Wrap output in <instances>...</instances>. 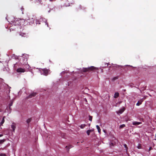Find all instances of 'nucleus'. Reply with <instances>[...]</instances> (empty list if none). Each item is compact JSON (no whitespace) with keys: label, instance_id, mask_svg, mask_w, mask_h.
Returning a JSON list of instances; mask_svg holds the SVG:
<instances>
[{"label":"nucleus","instance_id":"nucleus-33","mask_svg":"<svg viewBox=\"0 0 156 156\" xmlns=\"http://www.w3.org/2000/svg\"><path fill=\"white\" fill-rule=\"evenodd\" d=\"M138 149H140V146H139V147H138Z\"/></svg>","mask_w":156,"mask_h":156},{"label":"nucleus","instance_id":"nucleus-21","mask_svg":"<svg viewBox=\"0 0 156 156\" xmlns=\"http://www.w3.org/2000/svg\"><path fill=\"white\" fill-rule=\"evenodd\" d=\"M92 119V117L91 116H89V120L91 121Z\"/></svg>","mask_w":156,"mask_h":156},{"label":"nucleus","instance_id":"nucleus-5","mask_svg":"<svg viewBox=\"0 0 156 156\" xmlns=\"http://www.w3.org/2000/svg\"><path fill=\"white\" fill-rule=\"evenodd\" d=\"M125 110V108L123 107L119 109V111H117V114H121Z\"/></svg>","mask_w":156,"mask_h":156},{"label":"nucleus","instance_id":"nucleus-26","mask_svg":"<svg viewBox=\"0 0 156 156\" xmlns=\"http://www.w3.org/2000/svg\"><path fill=\"white\" fill-rule=\"evenodd\" d=\"M29 66L28 65H26V67L27 68H29Z\"/></svg>","mask_w":156,"mask_h":156},{"label":"nucleus","instance_id":"nucleus-2","mask_svg":"<svg viewBox=\"0 0 156 156\" xmlns=\"http://www.w3.org/2000/svg\"><path fill=\"white\" fill-rule=\"evenodd\" d=\"M40 71L41 74H43L44 75H46L48 73V71L46 69H40Z\"/></svg>","mask_w":156,"mask_h":156},{"label":"nucleus","instance_id":"nucleus-13","mask_svg":"<svg viewBox=\"0 0 156 156\" xmlns=\"http://www.w3.org/2000/svg\"><path fill=\"white\" fill-rule=\"evenodd\" d=\"M119 96V94L118 92H116L115 93L114 95V97L115 98H117Z\"/></svg>","mask_w":156,"mask_h":156},{"label":"nucleus","instance_id":"nucleus-20","mask_svg":"<svg viewBox=\"0 0 156 156\" xmlns=\"http://www.w3.org/2000/svg\"><path fill=\"white\" fill-rule=\"evenodd\" d=\"M31 121V119H29L27 120V123H29Z\"/></svg>","mask_w":156,"mask_h":156},{"label":"nucleus","instance_id":"nucleus-3","mask_svg":"<svg viewBox=\"0 0 156 156\" xmlns=\"http://www.w3.org/2000/svg\"><path fill=\"white\" fill-rule=\"evenodd\" d=\"M16 71L18 73H23L25 72V70L24 69L19 68L16 69Z\"/></svg>","mask_w":156,"mask_h":156},{"label":"nucleus","instance_id":"nucleus-31","mask_svg":"<svg viewBox=\"0 0 156 156\" xmlns=\"http://www.w3.org/2000/svg\"><path fill=\"white\" fill-rule=\"evenodd\" d=\"M3 136L2 134H0V137L2 136Z\"/></svg>","mask_w":156,"mask_h":156},{"label":"nucleus","instance_id":"nucleus-37","mask_svg":"<svg viewBox=\"0 0 156 156\" xmlns=\"http://www.w3.org/2000/svg\"><path fill=\"white\" fill-rule=\"evenodd\" d=\"M154 140H156V139H154Z\"/></svg>","mask_w":156,"mask_h":156},{"label":"nucleus","instance_id":"nucleus-14","mask_svg":"<svg viewBox=\"0 0 156 156\" xmlns=\"http://www.w3.org/2000/svg\"><path fill=\"white\" fill-rule=\"evenodd\" d=\"M96 128L98 130V133H100L101 132V129L99 127V126L98 125L96 126Z\"/></svg>","mask_w":156,"mask_h":156},{"label":"nucleus","instance_id":"nucleus-8","mask_svg":"<svg viewBox=\"0 0 156 156\" xmlns=\"http://www.w3.org/2000/svg\"><path fill=\"white\" fill-rule=\"evenodd\" d=\"M98 68H97L94 66H91L90 67H88V71L90 70H92L93 69H98Z\"/></svg>","mask_w":156,"mask_h":156},{"label":"nucleus","instance_id":"nucleus-35","mask_svg":"<svg viewBox=\"0 0 156 156\" xmlns=\"http://www.w3.org/2000/svg\"><path fill=\"white\" fill-rule=\"evenodd\" d=\"M90 124H88V126H90Z\"/></svg>","mask_w":156,"mask_h":156},{"label":"nucleus","instance_id":"nucleus-25","mask_svg":"<svg viewBox=\"0 0 156 156\" xmlns=\"http://www.w3.org/2000/svg\"><path fill=\"white\" fill-rule=\"evenodd\" d=\"M85 101L86 103L87 102V99L86 98H84V101Z\"/></svg>","mask_w":156,"mask_h":156},{"label":"nucleus","instance_id":"nucleus-7","mask_svg":"<svg viewBox=\"0 0 156 156\" xmlns=\"http://www.w3.org/2000/svg\"><path fill=\"white\" fill-rule=\"evenodd\" d=\"M144 99H145V98H144L140 100L139 101H138L137 103L136 104V105L137 106H139L141 104L144 100Z\"/></svg>","mask_w":156,"mask_h":156},{"label":"nucleus","instance_id":"nucleus-24","mask_svg":"<svg viewBox=\"0 0 156 156\" xmlns=\"http://www.w3.org/2000/svg\"><path fill=\"white\" fill-rule=\"evenodd\" d=\"M23 35H22V34H20V35H22V36H25L24 35H26V34L25 33H22Z\"/></svg>","mask_w":156,"mask_h":156},{"label":"nucleus","instance_id":"nucleus-11","mask_svg":"<svg viewBox=\"0 0 156 156\" xmlns=\"http://www.w3.org/2000/svg\"><path fill=\"white\" fill-rule=\"evenodd\" d=\"M83 90H82V92L84 94H87L88 92L87 89V88L83 89Z\"/></svg>","mask_w":156,"mask_h":156},{"label":"nucleus","instance_id":"nucleus-17","mask_svg":"<svg viewBox=\"0 0 156 156\" xmlns=\"http://www.w3.org/2000/svg\"><path fill=\"white\" fill-rule=\"evenodd\" d=\"M86 126V125L85 124H82L80 126V127L81 129H83Z\"/></svg>","mask_w":156,"mask_h":156},{"label":"nucleus","instance_id":"nucleus-18","mask_svg":"<svg viewBox=\"0 0 156 156\" xmlns=\"http://www.w3.org/2000/svg\"><path fill=\"white\" fill-rule=\"evenodd\" d=\"M87 69L86 68H83V69L81 70V71H83V72H87Z\"/></svg>","mask_w":156,"mask_h":156},{"label":"nucleus","instance_id":"nucleus-28","mask_svg":"<svg viewBox=\"0 0 156 156\" xmlns=\"http://www.w3.org/2000/svg\"><path fill=\"white\" fill-rule=\"evenodd\" d=\"M46 1H54L55 0H46Z\"/></svg>","mask_w":156,"mask_h":156},{"label":"nucleus","instance_id":"nucleus-1","mask_svg":"<svg viewBox=\"0 0 156 156\" xmlns=\"http://www.w3.org/2000/svg\"><path fill=\"white\" fill-rule=\"evenodd\" d=\"M35 19V17L33 16H27L25 17L24 21H26L30 24L31 23H33L34 22Z\"/></svg>","mask_w":156,"mask_h":156},{"label":"nucleus","instance_id":"nucleus-12","mask_svg":"<svg viewBox=\"0 0 156 156\" xmlns=\"http://www.w3.org/2000/svg\"><path fill=\"white\" fill-rule=\"evenodd\" d=\"M73 146L72 145H69L68 146H66V148L67 150H69V149L72 148Z\"/></svg>","mask_w":156,"mask_h":156},{"label":"nucleus","instance_id":"nucleus-10","mask_svg":"<svg viewBox=\"0 0 156 156\" xmlns=\"http://www.w3.org/2000/svg\"><path fill=\"white\" fill-rule=\"evenodd\" d=\"M20 59L21 60V61H21V60H23L24 63H27V58L23 59V57L21 56V57H20Z\"/></svg>","mask_w":156,"mask_h":156},{"label":"nucleus","instance_id":"nucleus-23","mask_svg":"<svg viewBox=\"0 0 156 156\" xmlns=\"http://www.w3.org/2000/svg\"><path fill=\"white\" fill-rule=\"evenodd\" d=\"M44 21H45V23L47 25V26L48 27V24L47 23V21L45 19H44Z\"/></svg>","mask_w":156,"mask_h":156},{"label":"nucleus","instance_id":"nucleus-22","mask_svg":"<svg viewBox=\"0 0 156 156\" xmlns=\"http://www.w3.org/2000/svg\"><path fill=\"white\" fill-rule=\"evenodd\" d=\"M0 156H6L5 154H0Z\"/></svg>","mask_w":156,"mask_h":156},{"label":"nucleus","instance_id":"nucleus-15","mask_svg":"<svg viewBox=\"0 0 156 156\" xmlns=\"http://www.w3.org/2000/svg\"><path fill=\"white\" fill-rule=\"evenodd\" d=\"M5 117H3L2 119V121L0 123L1 125H2L3 124L4 122H5V120H4Z\"/></svg>","mask_w":156,"mask_h":156},{"label":"nucleus","instance_id":"nucleus-19","mask_svg":"<svg viewBox=\"0 0 156 156\" xmlns=\"http://www.w3.org/2000/svg\"><path fill=\"white\" fill-rule=\"evenodd\" d=\"M125 125L124 124H123L122 125H121L120 126L119 128H120L122 129V128H123L125 127Z\"/></svg>","mask_w":156,"mask_h":156},{"label":"nucleus","instance_id":"nucleus-32","mask_svg":"<svg viewBox=\"0 0 156 156\" xmlns=\"http://www.w3.org/2000/svg\"><path fill=\"white\" fill-rule=\"evenodd\" d=\"M91 131V130H88V134L89 133L90 131Z\"/></svg>","mask_w":156,"mask_h":156},{"label":"nucleus","instance_id":"nucleus-6","mask_svg":"<svg viewBox=\"0 0 156 156\" xmlns=\"http://www.w3.org/2000/svg\"><path fill=\"white\" fill-rule=\"evenodd\" d=\"M142 124L141 122H138L136 121H133L132 122V124L133 125L137 126Z\"/></svg>","mask_w":156,"mask_h":156},{"label":"nucleus","instance_id":"nucleus-34","mask_svg":"<svg viewBox=\"0 0 156 156\" xmlns=\"http://www.w3.org/2000/svg\"><path fill=\"white\" fill-rule=\"evenodd\" d=\"M86 133H87L88 134V130H87V131H86Z\"/></svg>","mask_w":156,"mask_h":156},{"label":"nucleus","instance_id":"nucleus-36","mask_svg":"<svg viewBox=\"0 0 156 156\" xmlns=\"http://www.w3.org/2000/svg\"><path fill=\"white\" fill-rule=\"evenodd\" d=\"M11 105H12V104H10V106H11Z\"/></svg>","mask_w":156,"mask_h":156},{"label":"nucleus","instance_id":"nucleus-27","mask_svg":"<svg viewBox=\"0 0 156 156\" xmlns=\"http://www.w3.org/2000/svg\"><path fill=\"white\" fill-rule=\"evenodd\" d=\"M124 146L126 148L127 147V145L126 144H124Z\"/></svg>","mask_w":156,"mask_h":156},{"label":"nucleus","instance_id":"nucleus-29","mask_svg":"<svg viewBox=\"0 0 156 156\" xmlns=\"http://www.w3.org/2000/svg\"><path fill=\"white\" fill-rule=\"evenodd\" d=\"M105 64H106L107 65V66H108V65L109 63H105Z\"/></svg>","mask_w":156,"mask_h":156},{"label":"nucleus","instance_id":"nucleus-30","mask_svg":"<svg viewBox=\"0 0 156 156\" xmlns=\"http://www.w3.org/2000/svg\"><path fill=\"white\" fill-rule=\"evenodd\" d=\"M38 2H39L41 3V0H38Z\"/></svg>","mask_w":156,"mask_h":156},{"label":"nucleus","instance_id":"nucleus-4","mask_svg":"<svg viewBox=\"0 0 156 156\" xmlns=\"http://www.w3.org/2000/svg\"><path fill=\"white\" fill-rule=\"evenodd\" d=\"M11 127L13 131L14 132L16 128V124L14 123H12L11 125Z\"/></svg>","mask_w":156,"mask_h":156},{"label":"nucleus","instance_id":"nucleus-9","mask_svg":"<svg viewBox=\"0 0 156 156\" xmlns=\"http://www.w3.org/2000/svg\"><path fill=\"white\" fill-rule=\"evenodd\" d=\"M36 95V93L33 92V93L30 94L29 96V98H31L32 97Z\"/></svg>","mask_w":156,"mask_h":156},{"label":"nucleus","instance_id":"nucleus-16","mask_svg":"<svg viewBox=\"0 0 156 156\" xmlns=\"http://www.w3.org/2000/svg\"><path fill=\"white\" fill-rule=\"evenodd\" d=\"M5 141V139H2L0 140V144H3Z\"/></svg>","mask_w":156,"mask_h":156}]
</instances>
